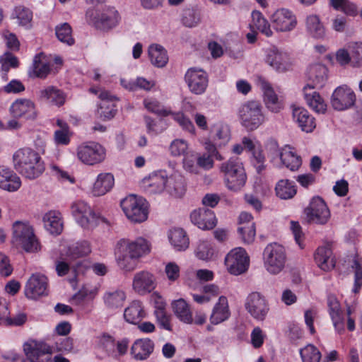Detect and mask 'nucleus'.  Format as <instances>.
I'll return each mask as SVG.
<instances>
[{
	"label": "nucleus",
	"mask_w": 362,
	"mask_h": 362,
	"mask_svg": "<svg viewBox=\"0 0 362 362\" xmlns=\"http://www.w3.org/2000/svg\"><path fill=\"white\" fill-rule=\"evenodd\" d=\"M14 168L28 179H35L44 172L45 163L41 156L30 148H22L13 155Z\"/></svg>",
	"instance_id": "nucleus-1"
},
{
	"label": "nucleus",
	"mask_w": 362,
	"mask_h": 362,
	"mask_svg": "<svg viewBox=\"0 0 362 362\" xmlns=\"http://www.w3.org/2000/svg\"><path fill=\"white\" fill-rule=\"evenodd\" d=\"M226 187L233 192L241 190L245 185L247 175L243 163L238 158H230L220 165Z\"/></svg>",
	"instance_id": "nucleus-2"
},
{
	"label": "nucleus",
	"mask_w": 362,
	"mask_h": 362,
	"mask_svg": "<svg viewBox=\"0 0 362 362\" xmlns=\"http://www.w3.org/2000/svg\"><path fill=\"white\" fill-rule=\"evenodd\" d=\"M86 19L95 28L108 31L119 25L121 16L115 7L107 6L103 9L89 8L86 13Z\"/></svg>",
	"instance_id": "nucleus-3"
},
{
	"label": "nucleus",
	"mask_w": 362,
	"mask_h": 362,
	"mask_svg": "<svg viewBox=\"0 0 362 362\" xmlns=\"http://www.w3.org/2000/svg\"><path fill=\"white\" fill-rule=\"evenodd\" d=\"M120 206L127 218L132 223H142L148 218V203L141 197L129 195L121 201Z\"/></svg>",
	"instance_id": "nucleus-4"
},
{
	"label": "nucleus",
	"mask_w": 362,
	"mask_h": 362,
	"mask_svg": "<svg viewBox=\"0 0 362 362\" xmlns=\"http://www.w3.org/2000/svg\"><path fill=\"white\" fill-rule=\"evenodd\" d=\"M238 117L243 127L252 131L264 122L262 106L259 102L251 100L243 104L238 110Z\"/></svg>",
	"instance_id": "nucleus-5"
},
{
	"label": "nucleus",
	"mask_w": 362,
	"mask_h": 362,
	"mask_svg": "<svg viewBox=\"0 0 362 362\" xmlns=\"http://www.w3.org/2000/svg\"><path fill=\"white\" fill-rule=\"evenodd\" d=\"M76 157L80 162L87 165H95L103 163L106 158V149L95 141L83 142L76 150Z\"/></svg>",
	"instance_id": "nucleus-6"
},
{
	"label": "nucleus",
	"mask_w": 362,
	"mask_h": 362,
	"mask_svg": "<svg viewBox=\"0 0 362 362\" xmlns=\"http://www.w3.org/2000/svg\"><path fill=\"white\" fill-rule=\"evenodd\" d=\"M263 256L264 267L270 274H277L284 268L286 255L282 245L276 243L269 244L264 250Z\"/></svg>",
	"instance_id": "nucleus-7"
},
{
	"label": "nucleus",
	"mask_w": 362,
	"mask_h": 362,
	"mask_svg": "<svg viewBox=\"0 0 362 362\" xmlns=\"http://www.w3.org/2000/svg\"><path fill=\"white\" fill-rule=\"evenodd\" d=\"M13 243L27 252H36L39 247L33 228L22 223H16L13 226Z\"/></svg>",
	"instance_id": "nucleus-8"
},
{
	"label": "nucleus",
	"mask_w": 362,
	"mask_h": 362,
	"mask_svg": "<svg viewBox=\"0 0 362 362\" xmlns=\"http://www.w3.org/2000/svg\"><path fill=\"white\" fill-rule=\"evenodd\" d=\"M72 215L77 222L86 229H92L98 226L100 220L106 222L105 218L98 216L91 207L83 201H77L71 206Z\"/></svg>",
	"instance_id": "nucleus-9"
},
{
	"label": "nucleus",
	"mask_w": 362,
	"mask_h": 362,
	"mask_svg": "<svg viewBox=\"0 0 362 362\" xmlns=\"http://www.w3.org/2000/svg\"><path fill=\"white\" fill-rule=\"evenodd\" d=\"M307 221L310 223L325 224L330 218V211L320 197H313L309 205L304 209Z\"/></svg>",
	"instance_id": "nucleus-10"
},
{
	"label": "nucleus",
	"mask_w": 362,
	"mask_h": 362,
	"mask_svg": "<svg viewBox=\"0 0 362 362\" xmlns=\"http://www.w3.org/2000/svg\"><path fill=\"white\" fill-rule=\"evenodd\" d=\"M245 308L250 315L257 321H264L269 311L267 300L259 292H252L248 295Z\"/></svg>",
	"instance_id": "nucleus-11"
},
{
	"label": "nucleus",
	"mask_w": 362,
	"mask_h": 362,
	"mask_svg": "<svg viewBox=\"0 0 362 362\" xmlns=\"http://www.w3.org/2000/svg\"><path fill=\"white\" fill-rule=\"evenodd\" d=\"M250 258L245 249L236 247L230 251L225 258V264L228 272L240 275L245 272L249 267Z\"/></svg>",
	"instance_id": "nucleus-12"
},
{
	"label": "nucleus",
	"mask_w": 362,
	"mask_h": 362,
	"mask_svg": "<svg viewBox=\"0 0 362 362\" xmlns=\"http://www.w3.org/2000/svg\"><path fill=\"white\" fill-rule=\"evenodd\" d=\"M23 293L30 300H40L45 295V275L40 272L33 274L24 286Z\"/></svg>",
	"instance_id": "nucleus-13"
},
{
	"label": "nucleus",
	"mask_w": 362,
	"mask_h": 362,
	"mask_svg": "<svg viewBox=\"0 0 362 362\" xmlns=\"http://www.w3.org/2000/svg\"><path fill=\"white\" fill-rule=\"evenodd\" d=\"M185 81L190 92L195 95L205 93L209 84L208 74L201 69H189L185 75Z\"/></svg>",
	"instance_id": "nucleus-14"
},
{
	"label": "nucleus",
	"mask_w": 362,
	"mask_h": 362,
	"mask_svg": "<svg viewBox=\"0 0 362 362\" xmlns=\"http://www.w3.org/2000/svg\"><path fill=\"white\" fill-rule=\"evenodd\" d=\"M266 62L278 72H286L291 70L293 66L290 55L276 47L267 51Z\"/></svg>",
	"instance_id": "nucleus-15"
},
{
	"label": "nucleus",
	"mask_w": 362,
	"mask_h": 362,
	"mask_svg": "<svg viewBox=\"0 0 362 362\" xmlns=\"http://www.w3.org/2000/svg\"><path fill=\"white\" fill-rule=\"evenodd\" d=\"M356 102L354 92L346 86L337 88L332 93L331 104L334 110L343 111L351 107Z\"/></svg>",
	"instance_id": "nucleus-16"
},
{
	"label": "nucleus",
	"mask_w": 362,
	"mask_h": 362,
	"mask_svg": "<svg viewBox=\"0 0 362 362\" xmlns=\"http://www.w3.org/2000/svg\"><path fill=\"white\" fill-rule=\"evenodd\" d=\"M117 246L118 248L122 249L123 252H126L138 259L150 251L148 241L141 237L134 240L126 238L121 239L117 242Z\"/></svg>",
	"instance_id": "nucleus-17"
},
{
	"label": "nucleus",
	"mask_w": 362,
	"mask_h": 362,
	"mask_svg": "<svg viewBox=\"0 0 362 362\" xmlns=\"http://www.w3.org/2000/svg\"><path fill=\"white\" fill-rule=\"evenodd\" d=\"M257 85L263 92L264 102L267 108L272 112H279L284 108V104L279 99L271 84L264 78L259 77Z\"/></svg>",
	"instance_id": "nucleus-18"
},
{
	"label": "nucleus",
	"mask_w": 362,
	"mask_h": 362,
	"mask_svg": "<svg viewBox=\"0 0 362 362\" xmlns=\"http://www.w3.org/2000/svg\"><path fill=\"white\" fill-rule=\"evenodd\" d=\"M167 173L165 170L153 172L142 180V187L148 194H160L165 190Z\"/></svg>",
	"instance_id": "nucleus-19"
},
{
	"label": "nucleus",
	"mask_w": 362,
	"mask_h": 362,
	"mask_svg": "<svg viewBox=\"0 0 362 362\" xmlns=\"http://www.w3.org/2000/svg\"><path fill=\"white\" fill-rule=\"evenodd\" d=\"M9 110L15 118L25 117L27 119H34L37 115L34 103L26 98L16 100L11 104Z\"/></svg>",
	"instance_id": "nucleus-20"
},
{
	"label": "nucleus",
	"mask_w": 362,
	"mask_h": 362,
	"mask_svg": "<svg viewBox=\"0 0 362 362\" xmlns=\"http://www.w3.org/2000/svg\"><path fill=\"white\" fill-rule=\"evenodd\" d=\"M156 286L154 275L147 271H141L134 274L132 287L139 295H145L154 290Z\"/></svg>",
	"instance_id": "nucleus-21"
},
{
	"label": "nucleus",
	"mask_w": 362,
	"mask_h": 362,
	"mask_svg": "<svg viewBox=\"0 0 362 362\" xmlns=\"http://www.w3.org/2000/svg\"><path fill=\"white\" fill-rule=\"evenodd\" d=\"M274 28L280 32L293 30L296 25V17L287 9L277 10L272 17Z\"/></svg>",
	"instance_id": "nucleus-22"
},
{
	"label": "nucleus",
	"mask_w": 362,
	"mask_h": 362,
	"mask_svg": "<svg viewBox=\"0 0 362 362\" xmlns=\"http://www.w3.org/2000/svg\"><path fill=\"white\" fill-rule=\"evenodd\" d=\"M192 222L202 230H210L216 225V219L213 211L199 208L194 210L190 214Z\"/></svg>",
	"instance_id": "nucleus-23"
},
{
	"label": "nucleus",
	"mask_w": 362,
	"mask_h": 362,
	"mask_svg": "<svg viewBox=\"0 0 362 362\" xmlns=\"http://www.w3.org/2000/svg\"><path fill=\"white\" fill-rule=\"evenodd\" d=\"M99 98L101 100L98 109L99 117L104 120L114 117L117 112L115 101L117 98L106 90L101 91Z\"/></svg>",
	"instance_id": "nucleus-24"
},
{
	"label": "nucleus",
	"mask_w": 362,
	"mask_h": 362,
	"mask_svg": "<svg viewBox=\"0 0 362 362\" xmlns=\"http://www.w3.org/2000/svg\"><path fill=\"white\" fill-rule=\"evenodd\" d=\"M308 83L312 88H322L327 79V69L320 63L310 65L307 71Z\"/></svg>",
	"instance_id": "nucleus-25"
},
{
	"label": "nucleus",
	"mask_w": 362,
	"mask_h": 362,
	"mask_svg": "<svg viewBox=\"0 0 362 362\" xmlns=\"http://www.w3.org/2000/svg\"><path fill=\"white\" fill-rule=\"evenodd\" d=\"M327 306L335 330L339 334H343L344 332V319L339 302L334 296H329Z\"/></svg>",
	"instance_id": "nucleus-26"
},
{
	"label": "nucleus",
	"mask_w": 362,
	"mask_h": 362,
	"mask_svg": "<svg viewBox=\"0 0 362 362\" xmlns=\"http://www.w3.org/2000/svg\"><path fill=\"white\" fill-rule=\"evenodd\" d=\"M25 356L30 362H44L45 359V344L35 339H28L23 344Z\"/></svg>",
	"instance_id": "nucleus-27"
},
{
	"label": "nucleus",
	"mask_w": 362,
	"mask_h": 362,
	"mask_svg": "<svg viewBox=\"0 0 362 362\" xmlns=\"http://www.w3.org/2000/svg\"><path fill=\"white\" fill-rule=\"evenodd\" d=\"M311 84H307L303 88L304 98L307 105L314 111L318 113H324L327 110V105L324 99L315 89Z\"/></svg>",
	"instance_id": "nucleus-28"
},
{
	"label": "nucleus",
	"mask_w": 362,
	"mask_h": 362,
	"mask_svg": "<svg viewBox=\"0 0 362 362\" xmlns=\"http://www.w3.org/2000/svg\"><path fill=\"white\" fill-rule=\"evenodd\" d=\"M293 118L303 132H312L316 127L315 118L303 107H294Z\"/></svg>",
	"instance_id": "nucleus-29"
},
{
	"label": "nucleus",
	"mask_w": 362,
	"mask_h": 362,
	"mask_svg": "<svg viewBox=\"0 0 362 362\" xmlns=\"http://www.w3.org/2000/svg\"><path fill=\"white\" fill-rule=\"evenodd\" d=\"M165 191L175 198L182 197L186 192V183L183 176L178 173L167 176Z\"/></svg>",
	"instance_id": "nucleus-30"
},
{
	"label": "nucleus",
	"mask_w": 362,
	"mask_h": 362,
	"mask_svg": "<svg viewBox=\"0 0 362 362\" xmlns=\"http://www.w3.org/2000/svg\"><path fill=\"white\" fill-rule=\"evenodd\" d=\"M315 261L323 271H329L335 267V260L329 245L319 247L315 253Z\"/></svg>",
	"instance_id": "nucleus-31"
},
{
	"label": "nucleus",
	"mask_w": 362,
	"mask_h": 362,
	"mask_svg": "<svg viewBox=\"0 0 362 362\" xmlns=\"http://www.w3.org/2000/svg\"><path fill=\"white\" fill-rule=\"evenodd\" d=\"M21 186L20 177L12 170L0 168V188L8 192L17 191Z\"/></svg>",
	"instance_id": "nucleus-32"
},
{
	"label": "nucleus",
	"mask_w": 362,
	"mask_h": 362,
	"mask_svg": "<svg viewBox=\"0 0 362 362\" xmlns=\"http://www.w3.org/2000/svg\"><path fill=\"white\" fill-rule=\"evenodd\" d=\"M230 315V311L228 306V299L225 296H221L218 301L215 304L211 315L210 322L213 325L220 324L227 320Z\"/></svg>",
	"instance_id": "nucleus-33"
},
{
	"label": "nucleus",
	"mask_w": 362,
	"mask_h": 362,
	"mask_svg": "<svg viewBox=\"0 0 362 362\" xmlns=\"http://www.w3.org/2000/svg\"><path fill=\"white\" fill-rule=\"evenodd\" d=\"M154 343L149 339H137L131 348V354L136 360H146L152 354Z\"/></svg>",
	"instance_id": "nucleus-34"
},
{
	"label": "nucleus",
	"mask_w": 362,
	"mask_h": 362,
	"mask_svg": "<svg viewBox=\"0 0 362 362\" xmlns=\"http://www.w3.org/2000/svg\"><path fill=\"white\" fill-rule=\"evenodd\" d=\"M146 317L142 303L133 300L124 310V318L129 324L137 325Z\"/></svg>",
	"instance_id": "nucleus-35"
},
{
	"label": "nucleus",
	"mask_w": 362,
	"mask_h": 362,
	"mask_svg": "<svg viewBox=\"0 0 362 362\" xmlns=\"http://www.w3.org/2000/svg\"><path fill=\"white\" fill-rule=\"evenodd\" d=\"M114 183V177L111 173H100L93 184L92 194L95 197L103 196L113 187Z\"/></svg>",
	"instance_id": "nucleus-36"
},
{
	"label": "nucleus",
	"mask_w": 362,
	"mask_h": 362,
	"mask_svg": "<svg viewBox=\"0 0 362 362\" xmlns=\"http://www.w3.org/2000/svg\"><path fill=\"white\" fill-rule=\"evenodd\" d=\"M64 229V221L59 211L52 210L47 213V231L52 235H60Z\"/></svg>",
	"instance_id": "nucleus-37"
},
{
	"label": "nucleus",
	"mask_w": 362,
	"mask_h": 362,
	"mask_svg": "<svg viewBox=\"0 0 362 362\" xmlns=\"http://www.w3.org/2000/svg\"><path fill=\"white\" fill-rule=\"evenodd\" d=\"M172 308L175 315L182 322L192 324L193 322L192 313L189 305L182 299L173 302Z\"/></svg>",
	"instance_id": "nucleus-38"
},
{
	"label": "nucleus",
	"mask_w": 362,
	"mask_h": 362,
	"mask_svg": "<svg viewBox=\"0 0 362 362\" xmlns=\"http://www.w3.org/2000/svg\"><path fill=\"white\" fill-rule=\"evenodd\" d=\"M115 255L117 264L122 270L132 272L136 268L139 259L126 252H123L122 249L118 248L117 245Z\"/></svg>",
	"instance_id": "nucleus-39"
},
{
	"label": "nucleus",
	"mask_w": 362,
	"mask_h": 362,
	"mask_svg": "<svg viewBox=\"0 0 362 362\" xmlns=\"http://www.w3.org/2000/svg\"><path fill=\"white\" fill-rule=\"evenodd\" d=\"M148 57L151 64L158 68L164 67L168 62L167 51L159 45L149 46Z\"/></svg>",
	"instance_id": "nucleus-40"
},
{
	"label": "nucleus",
	"mask_w": 362,
	"mask_h": 362,
	"mask_svg": "<svg viewBox=\"0 0 362 362\" xmlns=\"http://www.w3.org/2000/svg\"><path fill=\"white\" fill-rule=\"evenodd\" d=\"M126 299V293L122 289L110 290L105 293L103 301L110 309H116L122 306Z\"/></svg>",
	"instance_id": "nucleus-41"
},
{
	"label": "nucleus",
	"mask_w": 362,
	"mask_h": 362,
	"mask_svg": "<svg viewBox=\"0 0 362 362\" xmlns=\"http://www.w3.org/2000/svg\"><path fill=\"white\" fill-rule=\"evenodd\" d=\"M1 72L2 78L8 80V73L11 69H18L20 61L12 52L7 51L0 56Z\"/></svg>",
	"instance_id": "nucleus-42"
},
{
	"label": "nucleus",
	"mask_w": 362,
	"mask_h": 362,
	"mask_svg": "<svg viewBox=\"0 0 362 362\" xmlns=\"http://www.w3.org/2000/svg\"><path fill=\"white\" fill-rule=\"evenodd\" d=\"M282 163L291 171L298 170L301 165V158L297 156L290 146H286L279 153Z\"/></svg>",
	"instance_id": "nucleus-43"
},
{
	"label": "nucleus",
	"mask_w": 362,
	"mask_h": 362,
	"mask_svg": "<svg viewBox=\"0 0 362 362\" xmlns=\"http://www.w3.org/2000/svg\"><path fill=\"white\" fill-rule=\"evenodd\" d=\"M28 75L31 78H43L45 77V54L42 52L34 57L33 64L28 71Z\"/></svg>",
	"instance_id": "nucleus-44"
},
{
	"label": "nucleus",
	"mask_w": 362,
	"mask_h": 362,
	"mask_svg": "<svg viewBox=\"0 0 362 362\" xmlns=\"http://www.w3.org/2000/svg\"><path fill=\"white\" fill-rule=\"evenodd\" d=\"M169 240L176 250H186L189 246V239L182 228H173L170 230Z\"/></svg>",
	"instance_id": "nucleus-45"
},
{
	"label": "nucleus",
	"mask_w": 362,
	"mask_h": 362,
	"mask_svg": "<svg viewBox=\"0 0 362 362\" xmlns=\"http://www.w3.org/2000/svg\"><path fill=\"white\" fill-rule=\"evenodd\" d=\"M307 31L315 38H322L325 35V29L316 15H310L306 19Z\"/></svg>",
	"instance_id": "nucleus-46"
},
{
	"label": "nucleus",
	"mask_w": 362,
	"mask_h": 362,
	"mask_svg": "<svg viewBox=\"0 0 362 362\" xmlns=\"http://www.w3.org/2000/svg\"><path fill=\"white\" fill-rule=\"evenodd\" d=\"M251 28H255L267 37H271L273 34L268 21L263 17L259 11H255L252 13Z\"/></svg>",
	"instance_id": "nucleus-47"
},
{
	"label": "nucleus",
	"mask_w": 362,
	"mask_h": 362,
	"mask_svg": "<svg viewBox=\"0 0 362 362\" xmlns=\"http://www.w3.org/2000/svg\"><path fill=\"white\" fill-rule=\"evenodd\" d=\"M91 252L90 243L86 240L78 242L68 247L66 255L71 259L82 257Z\"/></svg>",
	"instance_id": "nucleus-48"
},
{
	"label": "nucleus",
	"mask_w": 362,
	"mask_h": 362,
	"mask_svg": "<svg viewBox=\"0 0 362 362\" xmlns=\"http://www.w3.org/2000/svg\"><path fill=\"white\" fill-rule=\"evenodd\" d=\"M276 195L282 199H291L296 194L295 185L288 180H279L275 187Z\"/></svg>",
	"instance_id": "nucleus-49"
},
{
	"label": "nucleus",
	"mask_w": 362,
	"mask_h": 362,
	"mask_svg": "<svg viewBox=\"0 0 362 362\" xmlns=\"http://www.w3.org/2000/svg\"><path fill=\"white\" fill-rule=\"evenodd\" d=\"M330 5L337 11H341L350 16L358 14L357 6L349 0H330Z\"/></svg>",
	"instance_id": "nucleus-50"
},
{
	"label": "nucleus",
	"mask_w": 362,
	"mask_h": 362,
	"mask_svg": "<svg viewBox=\"0 0 362 362\" xmlns=\"http://www.w3.org/2000/svg\"><path fill=\"white\" fill-rule=\"evenodd\" d=\"M55 34L57 39L63 43L69 46L75 43V40L72 37V29L67 23H62L55 28Z\"/></svg>",
	"instance_id": "nucleus-51"
},
{
	"label": "nucleus",
	"mask_w": 362,
	"mask_h": 362,
	"mask_svg": "<svg viewBox=\"0 0 362 362\" xmlns=\"http://www.w3.org/2000/svg\"><path fill=\"white\" fill-rule=\"evenodd\" d=\"M300 355L303 362H320L322 357L318 349L311 344L301 349Z\"/></svg>",
	"instance_id": "nucleus-52"
},
{
	"label": "nucleus",
	"mask_w": 362,
	"mask_h": 362,
	"mask_svg": "<svg viewBox=\"0 0 362 362\" xmlns=\"http://www.w3.org/2000/svg\"><path fill=\"white\" fill-rule=\"evenodd\" d=\"M13 16L18 20L19 25L28 26L30 24L33 19V13L24 6H17L15 7Z\"/></svg>",
	"instance_id": "nucleus-53"
},
{
	"label": "nucleus",
	"mask_w": 362,
	"mask_h": 362,
	"mask_svg": "<svg viewBox=\"0 0 362 362\" xmlns=\"http://www.w3.org/2000/svg\"><path fill=\"white\" fill-rule=\"evenodd\" d=\"M165 303L161 301L155 310L154 314L160 327L168 331H171L172 326L170 325V316L165 312Z\"/></svg>",
	"instance_id": "nucleus-54"
},
{
	"label": "nucleus",
	"mask_w": 362,
	"mask_h": 362,
	"mask_svg": "<svg viewBox=\"0 0 362 362\" xmlns=\"http://www.w3.org/2000/svg\"><path fill=\"white\" fill-rule=\"evenodd\" d=\"M173 119L180 125L182 130L188 132L189 133L194 135L196 132L195 127L189 117L185 116L181 112H172L170 114Z\"/></svg>",
	"instance_id": "nucleus-55"
},
{
	"label": "nucleus",
	"mask_w": 362,
	"mask_h": 362,
	"mask_svg": "<svg viewBox=\"0 0 362 362\" xmlns=\"http://www.w3.org/2000/svg\"><path fill=\"white\" fill-rule=\"evenodd\" d=\"M47 100L52 105L59 107L64 104L66 95L62 90L54 86H50L47 88Z\"/></svg>",
	"instance_id": "nucleus-56"
},
{
	"label": "nucleus",
	"mask_w": 362,
	"mask_h": 362,
	"mask_svg": "<svg viewBox=\"0 0 362 362\" xmlns=\"http://www.w3.org/2000/svg\"><path fill=\"white\" fill-rule=\"evenodd\" d=\"M145 107L149 111L159 116L166 117L170 115V111L165 108L159 101L153 98L144 100Z\"/></svg>",
	"instance_id": "nucleus-57"
},
{
	"label": "nucleus",
	"mask_w": 362,
	"mask_h": 362,
	"mask_svg": "<svg viewBox=\"0 0 362 362\" xmlns=\"http://www.w3.org/2000/svg\"><path fill=\"white\" fill-rule=\"evenodd\" d=\"M238 231L245 243L250 244L254 241L256 235L255 223L240 226Z\"/></svg>",
	"instance_id": "nucleus-58"
},
{
	"label": "nucleus",
	"mask_w": 362,
	"mask_h": 362,
	"mask_svg": "<svg viewBox=\"0 0 362 362\" xmlns=\"http://www.w3.org/2000/svg\"><path fill=\"white\" fill-rule=\"evenodd\" d=\"M214 255V250L211 245L206 241H201L196 250L197 257L202 260L211 259Z\"/></svg>",
	"instance_id": "nucleus-59"
},
{
	"label": "nucleus",
	"mask_w": 362,
	"mask_h": 362,
	"mask_svg": "<svg viewBox=\"0 0 362 362\" xmlns=\"http://www.w3.org/2000/svg\"><path fill=\"white\" fill-rule=\"evenodd\" d=\"M64 65L63 59L59 55H49V62H47V75L57 74Z\"/></svg>",
	"instance_id": "nucleus-60"
},
{
	"label": "nucleus",
	"mask_w": 362,
	"mask_h": 362,
	"mask_svg": "<svg viewBox=\"0 0 362 362\" xmlns=\"http://www.w3.org/2000/svg\"><path fill=\"white\" fill-rule=\"evenodd\" d=\"M182 21L186 27H194L200 21L199 15L193 9H186L183 13Z\"/></svg>",
	"instance_id": "nucleus-61"
},
{
	"label": "nucleus",
	"mask_w": 362,
	"mask_h": 362,
	"mask_svg": "<svg viewBox=\"0 0 362 362\" xmlns=\"http://www.w3.org/2000/svg\"><path fill=\"white\" fill-rule=\"evenodd\" d=\"M265 157L260 150H254L251 162L258 174H261L266 169Z\"/></svg>",
	"instance_id": "nucleus-62"
},
{
	"label": "nucleus",
	"mask_w": 362,
	"mask_h": 362,
	"mask_svg": "<svg viewBox=\"0 0 362 362\" xmlns=\"http://www.w3.org/2000/svg\"><path fill=\"white\" fill-rule=\"evenodd\" d=\"M187 148L188 145L183 139H175L170 146V153L173 156L184 155Z\"/></svg>",
	"instance_id": "nucleus-63"
},
{
	"label": "nucleus",
	"mask_w": 362,
	"mask_h": 362,
	"mask_svg": "<svg viewBox=\"0 0 362 362\" xmlns=\"http://www.w3.org/2000/svg\"><path fill=\"white\" fill-rule=\"evenodd\" d=\"M230 140L229 129L226 127H221L217 129L214 136L216 145L221 146L226 145Z\"/></svg>",
	"instance_id": "nucleus-64"
}]
</instances>
